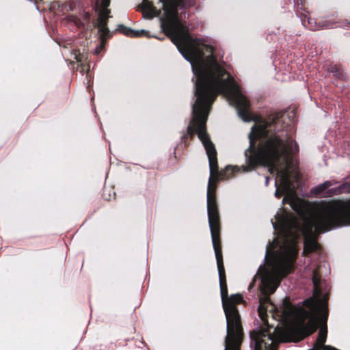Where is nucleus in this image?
<instances>
[{
	"mask_svg": "<svg viewBox=\"0 0 350 350\" xmlns=\"http://www.w3.org/2000/svg\"><path fill=\"white\" fill-rule=\"evenodd\" d=\"M226 75L194 83L196 99L187 130L191 139L198 135L208 159L207 214L227 326H241L237 305L243 297L228 294L216 182L260 166L268 167L271 172L278 170L279 163L298 154L299 148L293 139L292 126L285 122V113L274 112L265 118L254 116L240 85Z\"/></svg>",
	"mask_w": 350,
	"mask_h": 350,
	"instance_id": "f257e3e1",
	"label": "nucleus"
},
{
	"mask_svg": "<svg viewBox=\"0 0 350 350\" xmlns=\"http://www.w3.org/2000/svg\"><path fill=\"white\" fill-rule=\"evenodd\" d=\"M162 3L164 16L161 18L163 33L170 38L183 57L191 63L196 77L195 83H202L229 75L219 65L214 56V48L203 44L198 38H193L189 28L178 18V10H187L196 4V0H159ZM145 18L159 16L161 11L148 0H143L139 5Z\"/></svg>",
	"mask_w": 350,
	"mask_h": 350,
	"instance_id": "f03ea898",
	"label": "nucleus"
},
{
	"mask_svg": "<svg viewBox=\"0 0 350 350\" xmlns=\"http://www.w3.org/2000/svg\"><path fill=\"white\" fill-rule=\"evenodd\" d=\"M346 187L350 191V183H345L328 190L327 193L330 196L338 194ZM345 226H350V199L334 200L322 204L318 208L314 224L309 223L304 228L303 255L308 256L321 250V245L317 241L319 234Z\"/></svg>",
	"mask_w": 350,
	"mask_h": 350,
	"instance_id": "7ed1b4c3",
	"label": "nucleus"
},
{
	"mask_svg": "<svg viewBox=\"0 0 350 350\" xmlns=\"http://www.w3.org/2000/svg\"><path fill=\"white\" fill-rule=\"evenodd\" d=\"M277 220L281 227L284 228L286 237H291V242L285 243L281 247V251L276 252L278 263L275 271L281 278H284L293 273L295 269V262L298 256L297 235L293 232L292 221L288 217L278 215Z\"/></svg>",
	"mask_w": 350,
	"mask_h": 350,
	"instance_id": "20e7f679",
	"label": "nucleus"
},
{
	"mask_svg": "<svg viewBox=\"0 0 350 350\" xmlns=\"http://www.w3.org/2000/svg\"><path fill=\"white\" fill-rule=\"evenodd\" d=\"M251 344L254 345V350H275L274 342L275 336L271 333L269 327L253 331L250 333Z\"/></svg>",
	"mask_w": 350,
	"mask_h": 350,
	"instance_id": "39448f33",
	"label": "nucleus"
},
{
	"mask_svg": "<svg viewBox=\"0 0 350 350\" xmlns=\"http://www.w3.org/2000/svg\"><path fill=\"white\" fill-rule=\"evenodd\" d=\"M291 205L293 210L305 221L304 226L309 223L314 224V219L316 215H314L312 219H309L311 209L309 202L305 200L293 201ZM315 215H317V213Z\"/></svg>",
	"mask_w": 350,
	"mask_h": 350,
	"instance_id": "423d86ee",
	"label": "nucleus"
},
{
	"mask_svg": "<svg viewBox=\"0 0 350 350\" xmlns=\"http://www.w3.org/2000/svg\"><path fill=\"white\" fill-rule=\"evenodd\" d=\"M280 309V312H281V317L284 319H290L295 315V308L290 301L288 297L284 298L282 302V305Z\"/></svg>",
	"mask_w": 350,
	"mask_h": 350,
	"instance_id": "0eeeda50",
	"label": "nucleus"
},
{
	"mask_svg": "<svg viewBox=\"0 0 350 350\" xmlns=\"http://www.w3.org/2000/svg\"><path fill=\"white\" fill-rule=\"evenodd\" d=\"M270 298L265 297L260 299V304L258 308V313L259 317L261 319L264 324L268 325V315L267 313V304H270Z\"/></svg>",
	"mask_w": 350,
	"mask_h": 350,
	"instance_id": "6e6552de",
	"label": "nucleus"
},
{
	"mask_svg": "<svg viewBox=\"0 0 350 350\" xmlns=\"http://www.w3.org/2000/svg\"><path fill=\"white\" fill-rule=\"evenodd\" d=\"M118 30L122 33L133 38L148 36V31L145 30L135 31L124 26V25H119L118 26Z\"/></svg>",
	"mask_w": 350,
	"mask_h": 350,
	"instance_id": "1a4fd4ad",
	"label": "nucleus"
},
{
	"mask_svg": "<svg viewBox=\"0 0 350 350\" xmlns=\"http://www.w3.org/2000/svg\"><path fill=\"white\" fill-rule=\"evenodd\" d=\"M312 283L314 294L321 295L322 294L321 275L318 269H314L312 273Z\"/></svg>",
	"mask_w": 350,
	"mask_h": 350,
	"instance_id": "9d476101",
	"label": "nucleus"
},
{
	"mask_svg": "<svg viewBox=\"0 0 350 350\" xmlns=\"http://www.w3.org/2000/svg\"><path fill=\"white\" fill-rule=\"evenodd\" d=\"M110 13V10H101L98 13L97 22L96 23L95 26L98 28L103 26H107L108 20L111 17Z\"/></svg>",
	"mask_w": 350,
	"mask_h": 350,
	"instance_id": "9b49d317",
	"label": "nucleus"
},
{
	"mask_svg": "<svg viewBox=\"0 0 350 350\" xmlns=\"http://www.w3.org/2000/svg\"><path fill=\"white\" fill-rule=\"evenodd\" d=\"M280 185L282 187V189L285 191H288L291 186L290 172L287 168L280 172Z\"/></svg>",
	"mask_w": 350,
	"mask_h": 350,
	"instance_id": "f8f14e48",
	"label": "nucleus"
},
{
	"mask_svg": "<svg viewBox=\"0 0 350 350\" xmlns=\"http://www.w3.org/2000/svg\"><path fill=\"white\" fill-rule=\"evenodd\" d=\"M330 72L333 74V75L342 81H346L347 77L346 74L344 72L342 67L338 65H334L332 66L330 69Z\"/></svg>",
	"mask_w": 350,
	"mask_h": 350,
	"instance_id": "ddd939ff",
	"label": "nucleus"
},
{
	"mask_svg": "<svg viewBox=\"0 0 350 350\" xmlns=\"http://www.w3.org/2000/svg\"><path fill=\"white\" fill-rule=\"evenodd\" d=\"M332 185V183L329 180L325 181L323 183L319 185L313 189V193L319 196L322 194L326 189Z\"/></svg>",
	"mask_w": 350,
	"mask_h": 350,
	"instance_id": "4468645a",
	"label": "nucleus"
},
{
	"mask_svg": "<svg viewBox=\"0 0 350 350\" xmlns=\"http://www.w3.org/2000/svg\"><path fill=\"white\" fill-rule=\"evenodd\" d=\"M98 31L100 32V39L101 40V43L103 44L107 39H109L111 37V33L107 26H103L98 27Z\"/></svg>",
	"mask_w": 350,
	"mask_h": 350,
	"instance_id": "2eb2a0df",
	"label": "nucleus"
},
{
	"mask_svg": "<svg viewBox=\"0 0 350 350\" xmlns=\"http://www.w3.org/2000/svg\"><path fill=\"white\" fill-rule=\"evenodd\" d=\"M313 21L314 19L307 17V16L305 14L301 16V21L303 25L309 29L315 31L317 29V27L315 25H313V23H315Z\"/></svg>",
	"mask_w": 350,
	"mask_h": 350,
	"instance_id": "dca6fc26",
	"label": "nucleus"
},
{
	"mask_svg": "<svg viewBox=\"0 0 350 350\" xmlns=\"http://www.w3.org/2000/svg\"><path fill=\"white\" fill-rule=\"evenodd\" d=\"M317 301L313 297L308 298L304 301V306L311 310H315L317 308Z\"/></svg>",
	"mask_w": 350,
	"mask_h": 350,
	"instance_id": "f3484780",
	"label": "nucleus"
},
{
	"mask_svg": "<svg viewBox=\"0 0 350 350\" xmlns=\"http://www.w3.org/2000/svg\"><path fill=\"white\" fill-rule=\"evenodd\" d=\"M262 284L265 288L270 291L271 293H273L275 291L276 287L273 285L269 280L263 278L262 280Z\"/></svg>",
	"mask_w": 350,
	"mask_h": 350,
	"instance_id": "a211bd4d",
	"label": "nucleus"
},
{
	"mask_svg": "<svg viewBox=\"0 0 350 350\" xmlns=\"http://www.w3.org/2000/svg\"><path fill=\"white\" fill-rule=\"evenodd\" d=\"M111 0H101L102 10H109L108 7L110 5Z\"/></svg>",
	"mask_w": 350,
	"mask_h": 350,
	"instance_id": "6ab92c4d",
	"label": "nucleus"
},
{
	"mask_svg": "<svg viewBox=\"0 0 350 350\" xmlns=\"http://www.w3.org/2000/svg\"><path fill=\"white\" fill-rule=\"evenodd\" d=\"M284 192H285V191H284L283 189H281L280 188L277 187L275 192V196L279 199L282 196V195L284 194Z\"/></svg>",
	"mask_w": 350,
	"mask_h": 350,
	"instance_id": "aec40b11",
	"label": "nucleus"
},
{
	"mask_svg": "<svg viewBox=\"0 0 350 350\" xmlns=\"http://www.w3.org/2000/svg\"><path fill=\"white\" fill-rule=\"evenodd\" d=\"M275 247L274 243H269V247L267 250V255L271 254H273L275 252L273 251Z\"/></svg>",
	"mask_w": 350,
	"mask_h": 350,
	"instance_id": "412c9836",
	"label": "nucleus"
},
{
	"mask_svg": "<svg viewBox=\"0 0 350 350\" xmlns=\"http://www.w3.org/2000/svg\"><path fill=\"white\" fill-rule=\"evenodd\" d=\"M254 283H255V278H254L253 281L250 283V284L249 286V289H251L254 286Z\"/></svg>",
	"mask_w": 350,
	"mask_h": 350,
	"instance_id": "4be33fe9",
	"label": "nucleus"
},
{
	"mask_svg": "<svg viewBox=\"0 0 350 350\" xmlns=\"http://www.w3.org/2000/svg\"><path fill=\"white\" fill-rule=\"evenodd\" d=\"M75 59H76L77 62H81L82 61L81 57H80V55H76Z\"/></svg>",
	"mask_w": 350,
	"mask_h": 350,
	"instance_id": "5701e85b",
	"label": "nucleus"
},
{
	"mask_svg": "<svg viewBox=\"0 0 350 350\" xmlns=\"http://www.w3.org/2000/svg\"><path fill=\"white\" fill-rule=\"evenodd\" d=\"M85 18L89 19L90 18V14L89 13L85 14Z\"/></svg>",
	"mask_w": 350,
	"mask_h": 350,
	"instance_id": "b1692460",
	"label": "nucleus"
},
{
	"mask_svg": "<svg viewBox=\"0 0 350 350\" xmlns=\"http://www.w3.org/2000/svg\"><path fill=\"white\" fill-rule=\"evenodd\" d=\"M294 1H295V3H296L299 4V0H294ZM300 1H301V3H302V1H302V0H300Z\"/></svg>",
	"mask_w": 350,
	"mask_h": 350,
	"instance_id": "393cba45",
	"label": "nucleus"
},
{
	"mask_svg": "<svg viewBox=\"0 0 350 350\" xmlns=\"http://www.w3.org/2000/svg\"><path fill=\"white\" fill-rule=\"evenodd\" d=\"M268 181H269V178H268V177H267V178H266V182H267V183H268Z\"/></svg>",
	"mask_w": 350,
	"mask_h": 350,
	"instance_id": "a878e982",
	"label": "nucleus"
}]
</instances>
